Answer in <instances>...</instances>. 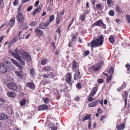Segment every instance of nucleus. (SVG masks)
<instances>
[{"label":"nucleus","instance_id":"obj_43","mask_svg":"<svg viewBox=\"0 0 130 130\" xmlns=\"http://www.w3.org/2000/svg\"><path fill=\"white\" fill-rule=\"evenodd\" d=\"M17 37L16 36H15L13 37L11 41L14 43L17 41Z\"/></svg>","mask_w":130,"mask_h":130},{"label":"nucleus","instance_id":"obj_60","mask_svg":"<svg viewBox=\"0 0 130 130\" xmlns=\"http://www.w3.org/2000/svg\"><path fill=\"white\" fill-rule=\"evenodd\" d=\"M39 3V1L38 0L35 3V6H36V7L38 5Z\"/></svg>","mask_w":130,"mask_h":130},{"label":"nucleus","instance_id":"obj_9","mask_svg":"<svg viewBox=\"0 0 130 130\" xmlns=\"http://www.w3.org/2000/svg\"><path fill=\"white\" fill-rule=\"evenodd\" d=\"M75 74L74 77V79L75 80H76L80 79L82 76V74H80L79 70L77 71Z\"/></svg>","mask_w":130,"mask_h":130},{"label":"nucleus","instance_id":"obj_56","mask_svg":"<svg viewBox=\"0 0 130 130\" xmlns=\"http://www.w3.org/2000/svg\"><path fill=\"white\" fill-rule=\"evenodd\" d=\"M75 100L76 101H79L80 100V97L79 96H77L75 98Z\"/></svg>","mask_w":130,"mask_h":130},{"label":"nucleus","instance_id":"obj_24","mask_svg":"<svg viewBox=\"0 0 130 130\" xmlns=\"http://www.w3.org/2000/svg\"><path fill=\"white\" fill-rule=\"evenodd\" d=\"M108 6L109 7L112 6L113 4V2L112 0H107Z\"/></svg>","mask_w":130,"mask_h":130},{"label":"nucleus","instance_id":"obj_51","mask_svg":"<svg viewBox=\"0 0 130 130\" xmlns=\"http://www.w3.org/2000/svg\"><path fill=\"white\" fill-rule=\"evenodd\" d=\"M89 51H87L84 52V56H87L89 54Z\"/></svg>","mask_w":130,"mask_h":130},{"label":"nucleus","instance_id":"obj_62","mask_svg":"<svg viewBox=\"0 0 130 130\" xmlns=\"http://www.w3.org/2000/svg\"><path fill=\"white\" fill-rule=\"evenodd\" d=\"M56 32H58L59 34H60V29L59 28H58L56 30Z\"/></svg>","mask_w":130,"mask_h":130},{"label":"nucleus","instance_id":"obj_61","mask_svg":"<svg viewBox=\"0 0 130 130\" xmlns=\"http://www.w3.org/2000/svg\"><path fill=\"white\" fill-rule=\"evenodd\" d=\"M103 79H100L98 80V82L99 83H101L103 82Z\"/></svg>","mask_w":130,"mask_h":130},{"label":"nucleus","instance_id":"obj_19","mask_svg":"<svg viewBox=\"0 0 130 130\" xmlns=\"http://www.w3.org/2000/svg\"><path fill=\"white\" fill-rule=\"evenodd\" d=\"M7 95L9 97H14L16 95L15 92H9L7 93Z\"/></svg>","mask_w":130,"mask_h":130},{"label":"nucleus","instance_id":"obj_31","mask_svg":"<svg viewBox=\"0 0 130 130\" xmlns=\"http://www.w3.org/2000/svg\"><path fill=\"white\" fill-rule=\"evenodd\" d=\"M90 116L89 115H87L86 116H84L82 118V120L83 121L88 119L90 118Z\"/></svg>","mask_w":130,"mask_h":130},{"label":"nucleus","instance_id":"obj_59","mask_svg":"<svg viewBox=\"0 0 130 130\" xmlns=\"http://www.w3.org/2000/svg\"><path fill=\"white\" fill-rule=\"evenodd\" d=\"M52 46L54 47V49H55L56 48L55 43L54 42H52L51 43Z\"/></svg>","mask_w":130,"mask_h":130},{"label":"nucleus","instance_id":"obj_44","mask_svg":"<svg viewBox=\"0 0 130 130\" xmlns=\"http://www.w3.org/2000/svg\"><path fill=\"white\" fill-rule=\"evenodd\" d=\"M94 100V99L92 98L91 96H90L88 98V101L90 102H91L93 101V100Z\"/></svg>","mask_w":130,"mask_h":130},{"label":"nucleus","instance_id":"obj_21","mask_svg":"<svg viewBox=\"0 0 130 130\" xmlns=\"http://www.w3.org/2000/svg\"><path fill=\"white\" fill-rule=\"evenodd\" d=\"M27 86L30 88L31 89H34L35 88V85L32 83L28 82L27 83Z\"/></svg>","mask_w":130,"mask_h":130},{"label":"nucleus","instance_id":"obj_37","mask_svg":"<svg viewBox=\"0 0 130 130\" xmlns=\"http://www.w3.org/2000/svg\"><path fill=\"white\" fill-rule=\"evenodd\" d=\"M128 92L127 91H125L124 92V96L125 98L126 99H125V104H126V100L127 101V96L128 95Z\"/></svg>","mask_w":130,"mask_h":130},{"label":"nucleus","instance_id":"obj_63","mask_svg":"<svg viewBox=\"0 0 130 130\" xmlns=\"http://www.w3.org/2000/svg\"><path fill=\"white\" fill-rule=\"evenodd\" d=\"M98 112L99 113H102V110L100 108H99L98 109Z\"/></svg>","mask_w":130,"mask_h":130},{"label":"nucleus","instance_id":"obj_48","mask_svg":"<svg viewBox=\"0 0 130 130\" xmlns=\"http://www.w3.org/2000/svg\"><path fill=\"white\" fill-rule=\"evenodd\" d=\"M126 16L127 22L130 24V16L128 15H127Z\"/></svg>","mask_w":130,"mask_h":130},{"label":"nucleus","instance_id":"obj_18","mask_svg":"<svg viewBox=\"0 0 130 130\" xmlns=\"http://www.w3.org/2000/svg\"><path fill=\"white\" fill-rule=\"evenodd\" d=\"M102 24L103 22L102 21L100 20H99L93 24L92 26H102Z\"/></svg>","mask_w":130,"mask_h":130},{"label":"nucleus","instance_id":"obj_8","mask_svg":"<svg viewBox=\"0 0 130 130\" xmlns=\"http://www.w3.org/2000/svg\"><path fill=\"white\" fill-rule=\"evenodd\" d=\"M7 70L6 67L3 64H0V72L1 73H5Z\"/></svg>","mask_w":130,"mask_h":130},{"label":"nucleus","instance_id":"obj_40","mask_svg":"<svg viewBox=\"0 0 130 130\" xmlns=\"http://www.w3.org/2000/svg\"><path fill=\"white\" fill-rule=\"evenodd\" d=\"M43 100L44 102L45 103H48L49 99L48 98H43Z\"/></svg>","mask_w":130,"mask_h":130},{"label":"nucleus","instance_id":"obj_17","mask_svg":"<svg viewBox=\"0 0 130 130\" xmlns=\"http://www.w3.org/2000/svg\"><path fill=\"white\" fill-rule=\"evenodd\" d=\"M7 116L6 114L4 113L0 114V120H5L7 119Z\"/></svg>","mask_w":130,"mask_h":130},{"label":"nucleus","instance_id":"obj_2","mask_svg":"<svg viewBox=\"0 0 130 130\" xmlns=\"http://www.w3.org/2000/svg\"><path fill=\"white\" fill-rule=\"evenodd\" d=\"M104 41V37L102 36H99L95 40L91 42V47L94 48L101 46L102 45Z\"/></svg>","mask_w":130,"mask_h":130},{"label":"nucleus","instance_id":"obj_26","mask_svg":"<svg viewBox=\"0 0 130 130\" xmlns=\"http://www.w3.org/2000/svg\"><path fill=\"white\" fill-rule=\"evenodd\" d=\"M52 69V68L50 66H47L43 68V70L46 71H50Z\"/></svg>","mask_w":130,"mask_h":130},{"label":"nucleus","instance_id":"obj_38","mask_svg":"<svg viewBox=\"0 0 130 130\" xmlns=\"http://www.w3.org/2000/svg\"><path fill=\"white\" fill-rule=\"evenodd\" d=\"M114 12L113 10H110L109 12V14L111 16H113L114 15Z\"/></svg>","mask_w":130,"mask_h":130},{"label":"nucleus","instance_id":"obj_54","mask_svg":"<svg viewBox=\"0 0 130 130\" xmlns=\"http://www.w3.org/2000/svg\"><path fill=\"white\" fill-rule=\"evenodd\" d=\"M22 6L21 5H20L19 6L18 10V12H20L21 11L22 9Z\"/></svg>","mask_w":130,"mask_h":130},{"label":"nucleus","instance_id":"obj_23","mask_svg":"<svg viewBox=\"0 0 130 130\" xmlns=\"http://www.w3.org/2000/svg\"><path fill=\"white\" fill-rule=\"evenodd\" d=\"M57 16V17L56 18V23L57 25H58L59 24L60 20H61V19L62 17L61 16H59V14H58Z\"/></svg>","mask_w":130,"mask_h":130},{"label":"nucleus","instance_id":"obj_53","mask_svg":"<svg viewBox=\"0 0 130 130\" xmlns=\"http://www.w3.org/2000/svg\"><path fill=\"white\" fill-rule=\"evenodd\" d=\"M32 6H30L28 7L27 9V10L28 12H29L31 11V10L32 9Z\"/></svg>","mask_w":130,"mask_h":130},{"label":"nucleus","instance_id":"obj_34","mask_svg":"<svg viewBox=\"0 0 130 130\" xmlns=\"http://www.w3.org/2000/svg\"><path fill=\"white\" fill-rule=\"evenodd\" d=\"M30 73L31 75L33 76L35 73V70L33 68L31 69L30 70Z\"/></svg>","mask_w":130,"mask_h":130},{"label":"nucleus","instance_id":"obj_20","mask_svg":"<svg viewBox=\"0 0 130 130\" xmlns=\"http://www.w3.org/2000/svg\"><path fill=\"white\" fill-rule=\"evenodd\" d=\"M20 28L22 29H27L28 27L27 24L25 23L21 25L20 26Z\"/></svg>","mask_w":130,"mask_h":130},{"label":"nucleus","instance_id":"obj_57","mask_svg":"<svg viewBox=\"0 0 130 130\" xmlns=\"http://www.w3.org/2000/svg\"><path fill=\"white\" fill-rule=\"evenodd\" d=\"M96 6L97 8H99L101 9V5L100 4H98L96 5Z\"/></svg>","mask_w":130,"mask_h":130},{"label":"nucleus","instance_id":"obj_50","mask_svg":"<svg viewBox=\"0 0 130 130\" xmlns=\"http://www.w3.org/2000/svg\"><path fill=\"white\" fill-rule=\"evenodd\" d=\"M42 76L45 78H48V74L47 75L45 74H41Z\"/></svg>","mask_w":130,"mask_h":130},{"label":"nucleus","instance_id":"obj_32","mask_svg":"<svg viewBox=\"0 0 130 130\" xmlns=\"http://www.w3.org/2000/svg\"><path fill=\"white\" fill-rule=\"evenodd\" d=\"M15 17H13V18L10 21L9 23L10 24H13L15 23Z\"/></svg>","mask_w":130,"mask_h":130},{"label":"nucleus","instance_id":"obj_11","mask_svg":"<svg viewBox=\"0 0 130 130\" xmlns=\"http://www.w3.org/2000/svg\"><path fill=\"white\" fill-rule=\"evenodd\" d=\"M11 60L12 62L17 67H18L19 69H22L23 68V67L19 63L16 61L15 60L13 59H11Z\"/></svg>","mask_w":130,"mask_h":130},{"label":"nucleus","instance_id":"obj_55","mask_svg":"<svg viewBox=\"0 0 130 130\" xmlns=\"http://www.w3.org/2000/svg\"><path fill=\"white\" fill-rule=\"evenodd\" d=\"M14 66H12V65H10V66H8V68L10 70H12L14 68Z\"/></svg>","mask_w":130,"mask_h":130},{"label":"nucleus","instance_id":"obj_58","mask_svg":"<svg viewBox=\"0 0 130 130\" xmlns=\"http://www.w3.org/2000/svg\"><path fill=\"white\" fill-rule=\"evenodd\" d=\"M5 36H1L0 37V43L2 42L4 38L5 37Z\"/></svg>","mask_w":130,"mask_h":130},{"label":"nucleus","instance_id":"obj_10","mask_svg":"<svg viewBox=\"0 0 130 130\" xmlns=\"http://www.w3.org/2000/svg\"><path fill=\"white\" fill-rule=\"evenodd\" d=\"M50 22H46L45 23L44 22H41L39 24V28L44 29V28L49 25Z\"/></svg>","mask_w":130,"mask_h":130},{"label":"nucleus","instance_id":"obj_42","mask_svg":"<svg viewBox=\"0 0 130 130\" xmlns=\"http://www.w3.org/2000/svg\"><path fill=\"white\" fill-rule=\"evenodd\" d=\"M114 69L112 67H110V69L109 73H110L111 74H113L114 73Z\"/></svg>","mask_w":130,"mask_h":130},{"label":"nucleus","instance_id":"obj_36","mask_svg":"<svg viewBox=\"0 0 130 130\" xmlns=\"http://www.w3.org/2000/svg\"><path fill=\"white\" fill-rule=\"evenodd\" d=\"M37 24V23L35 21H32L29 24V25L31 26H35Z\"/></svg>","mask_w":130,"mask_h":130},{"label":"nucleus","instance_id":"obj_6","mask_svg":"<svg viewBox=\"0 0 130 130\" xmlns=\"http://www.w3.org/2000/svg\"><path fill=\"white\" fill-rule=\"evenodd\" d=\"M72 79L71 74L70 73H69L66 75L65 80L71 85H72V83L70 82Z\"/></svg>","mask_w":130,"mask_h":130},{"label":"nucleus","instance_id":"obj_47","mask_svg":"<svg viewBox=\"0 0 130 130\" xmlns=\"http://www.w3.org/2000/svg\"><path fill=\"white\" fill-rule=\"evenodd\" d=\"M76 39V37L75 36H74L72 38V42L74 43Z\"/></svg>","mask_w":130,"mask_h":130},{"label":"nucleus","instance_id":"obj_28","mask_svg":"<svg viewBox=\"0 0 130 130\" xmlns=\"http://www.w3.org/2000/svg\"><path fill=\"white\" fill-rule=\"evenodd\" d=\"M116 10L120 13H122V10L121 8L118 5H117L116 7Z\"/></svg>","mask_w":130,"mask_h":130},{"label":"nucleus","instance_id":"obj_25","mask_svg":"<svg viewBox=\"0 0 130 130\" xmlns=\"http://www.w3.org/2000/svg\"><path fill=\"white\" fill-rule=\"evenodd\" d=\"M48 62V60L46 58H44L42 59L41 61V64L43 65L46 64Z\"/></svg>","mask_w":130,"mask_h":130},{"label":"nucleus","instance_id":"obj_4","mask_svg":"<svg viewBox=\"0 0 130 130\" xmlns=\"http://www.w3.org/2000/svg\"><path fill=\"white\" fill-rule=\"evenodd\" d=\"M6 86L8 88L14 91L17 90L18 88L17 86L13 83H9Z\"/></svg>","mask_w":130,"mask_h":130},{"label":"nucleus","instance_id":"obj_7","mask_svg":"<svg viewBox=\"0 0 130 130\" xmlns=\"http://www.w3.org/2000/svg\"><path fill=\"white\" fill-rule=\"evenodd\" d=\"M103 64V63L102 62V63H98L94 65L92 67L94 70L96 71L100 69Z\"/></svg>","mask_w":130,"mask_h":130},{"label":"nucleus","instance_id":"obj_52","mask_svg":"<svg viewBox=\"0 0 130 130\" xmlns=\"http://www.w3.org/2000/svg\"><path fill=\"white\" fill-rule=\"evenodd\" d=\"M65 10L64 9H63L61 12L60 13H58L59 14V16H61L62 17V16H63L64 14Z\"/></svg>","mask_w":130,"mask_h":130},{"label":"nucleus","instance_id":"obj_64","mask_svg":"<svg viewBox=\"0 0 130 130\" xmlns=\"http://www.w3.org/2000/svg\"><path fill=\"white\" fill-rule=\"evenodd\" d=\"M104 29H105L106 27V25L104 24L103 22V24H102V26Z\"/></svg>","mask_w":130,"mask_h":130},{"label":"nucleus","instance_id":"obj_22","mask_svg":"<svg viewBox=\"0 0 130 130\" xmlns=\"http://www.w3.org/2000/svg\"><path fill=\"white\" fill-rule=\"evenodd\" d=\"M98 101H95L94 102H92L88 104L89 107H93L96 106L98 103Z\"/></svg>","mask_w":130,"mask_h":130},{"label":"nucleus","instance_id":"obj_12","mask_svg":"<svg viewBox=\"0 0 130 130\" xmlns=\"http://www.w3.org/2000/svg\"><path fill=\"white\" fill-rule=\"evenodd\" d=\"M48 108V106L47 105L44 104L41 105L38 107V109L39 111L43 110L46 109Z\"/></svg>","mask_w":130,"mask_h":130},{"label":"nucleus","instance_id":"obj_39","mask_svg":"<svg viewBox=\"0 0 130 130\" xmlns=\"http://www.w3.org/2000/svg\"><path fill=\"white\" fill-rule=\"evenodd\" d=\"M125 86L126 85L125 84L123 85L122 86L120 87L119 89H117V90L119 92H120V90H123V89H124V88L123 87H125Z\"/></svg>","mask_w":130,"mask_h":130},{"label":"nucleus","instance_id":"obj_5","mask_svg":"<svg viewBox=\"0 0 130 130\" xmlns=\"http://www.w3.org/2000/svg\"><path fill=\"white\" fill-rule=\"evenodd\" d=\"M72 69L74 72H76L77 71L79 70V67L78 64L77 62L74 60L73 61Z\"/></svg>","mask_w":130,"mask_h":130},{"label":"nucleus","instance_id":"obj_1","mask_svg":"<svg viewBox=\"0 0 130 130\" xmlns=\"http://www.w3.org/2000/svg\"><path fill=\"white\" fill-rule=\"evenodd\" d=\"M15 51L16 53H13V56L19 61L24 66L25 62L24 61L22 60L21 56H19L17 53H19L21 54L22 57L26 61H30L31 60V58L30 55L22 49H20L18 50V48H17L15 50Z\"/></svg>","mask_w":130,"mask_h":130},{"label":"nucleus","instance_id":"obj_15","mask_svg":"<svg viewBox=\"0 0 130 130\" xmlns=\"http://www.w3.org/2000/svg\"><path fill=\"white\" fill-rule=\"evenodd\" d=\"M35 31L36 35L39 36H41L43 33V31L40 30L38 28H36Z\"/></svg>","mask_w":130,"mask_h":130},{"label":"nucleus","instance_id":"obj_30","mask_svg":"<svg viewBox=\"0 0 130 130\" xmlns=\"http://www.w3.org/2000/svg\"><path fill=\"white\" fill-rule=\"evenodd\" d=\"M54 16L53 14L51 15L50 17L49 20L47 21V22H50V24L51 22L53 21L54 19Z\"/></svg>","mask_w":130,"mask_h":130},{"label":"nucleus","instance_id":"obj_14","mask_svg":"<svg viewBox=\"0 0 130 130\" xmlns=\"http://www.w3.org/2000/svg\"><path fill=\"white\" fill-rule=\"evenodd\" d=\"M98 90V87H94L91 91V93L89 94V96H93L95 94Z\"/></svg>","mask_w":130,"mask_h":130},{"label":"nucleus","instance_id":"obj_45","mask_svg":"<svg viewBox=\"0 0 130 130\" xmlns=\"http://www.w3.org/2000/svg\"><path fill=\"white\" fill-rule=\"evenodd\" d=\"M76 86L77 88L78 89H80L81 88V84L80 83H78L76 85Z\"/></svg>","mask_w":130,"mask_h":130},{"label":"nucleus","instance_id":"obj_29","mask_svg":"<svg viewBox=\"0 0 130 130\" xmlns=\"http://www.w3.org/2000/svg\"><path fill=\"white\" fill-rule=\"evenodd\" d=\"M26 102V100L25 99L21 100L20 102V104L21 106H23L25 104V102Z\"/></svg>","mask_w":130,"mask_h":130},{"label":"nucleus","instance_id":"obj_41","mask_svg":"<svg viewBox=\"0 0 130 130\" xmlns=\"http://www.w3.org/2000/svg\"><path fill=\"white\" fill-rule=\"evenodd\" d=\"M82 21H84L85 19V16L84 15L82 14L80 15L79 18Z\"/></svg>","mask_w":130,"mask_h":130},{"label":"nucleus","instance_id":"obj_33","mask_svg":"<svg viewBox=\"0 0 130 130\" xmlns=\"http://www.w3.org/2000/svg\"><path fill=\"white\" fill-rule=\"evenodd\" d=\"M109 41L110 42L112 43L115 42V40L113 38V37L112 36H110L109 38Z\"/></svg>","mask_w":130,"mask_h":130},{"label":"nucleus","instance_id":"obj_3","mask_svg":"<svg viewBox=\"0 0 130 130\" xmlns=\"http://www.w3.org/2000/svg\"><path fill=\"white\" fill-rule=\"evenodd\" d=\"M17 21L21 23H23L24 21V18L23 14L21 13L18 14L17 16Z\"/></svg>","mask_w":130,"mask_h":130},{"label":"nucleus","instance_id":"obj_27","mask_svg":"<svg viewBox=\"0 0 130 130\" xmlns=\"http://www.w3.org/2000/svg\"><path fill=\"white\" fill-rule=\"evenodd\" d=\"M48 78H51L54 77L55 76V74L52 72H49L48 74Z\"/></svg>","mask_w":130,"mask_h":130},{"label":"nucleus","instance_id":"obj_16","mask_svg":"<svg viewBox=\"0 0 130 130\" xmlns=\"http://www.w3.org/2000/svg\"><path fill=\"white\" fill-rule=\"evenodd\" d=\"M125 125L124 123H121L119 125H117L116 126L118 130H123L125 127Z\"/></svg>","mask_w":130,"mask_h":130},{"label":"nucleus","instance_id":"obj_46","mask_svg":"<svg viewBox=\"0 0 130 130\" xmlns=\"http://www.w3.org/2000/svg\"><path fill=\"white\" fill-rule=\"evenodd\" d=\"M111 75H109L107 77V80H106V82L107 83H109L110 80H111Z\"/></svg>","mask_w":130,"mask_h":130},{"label":"nucleus","instance_id":"obj_35","mask_svg":"<svg viewBox=\"0 0 130 130\" xmlns=\"http://www.w3.org/2000/svg\"><path fill=\"white\" fill-rule=\"evenodd\" d=\"M40 9L38 8H36L34 10V11L32 13V15H35V13H36L38 12L40 10Z\"/></svg>","mask_w":130,"mask_h":130},{"label":"nucleus","instance_id":"obj_13","mask_svg":"<svg viewBox=\"0 0 130 130\" xmlns=\"http://www.w3.org/2000/svg\"><path fill=\"white\" fill-rule=\"evenodd\" d=\"M15 73L17 76L21 79H24L25 78V76L24 75H22L18 71H16L15 72Z\"/></svg>","mask_w":130,"mask_h":130},{"label":"nucleus","instance_id":"obj_49","mask_svg":"<svg viewBox=\"0 0 130 130\" xmlns=\"http://www.w3.org/2000/svg\"><path fill=\"white\" fill-rule=\"evenodd\" d=\"M125 66L126 67L127 70L128 71H130V65L128 63H127L125 65Z\"/></svg>","mask_w":130,"mask_h":130}]
</instances>
